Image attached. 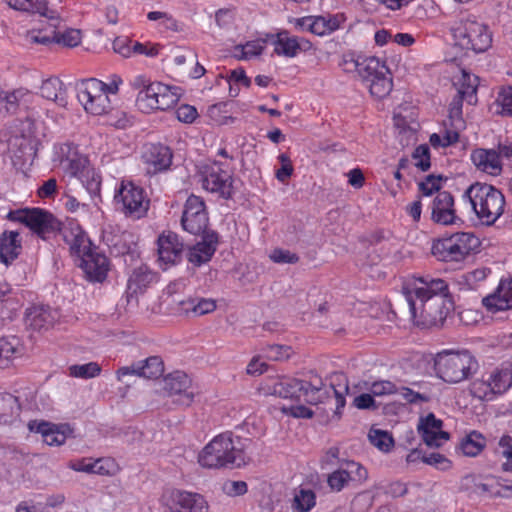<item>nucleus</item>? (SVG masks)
<instances>
[{"label":"nucleus","instance_id":"5","mask_svg":"<svg viewBox=\"0 0 512 512\" xmlns=\"http://www.w3.org/2000/svg\"><path fill=\"white\" fill-rule=\"evenodd\" d=\"M199 464L204 468H221L229 465L240 466L244 454L237 446L231 432L215 436L200 452Z\"/></svg>","mask_w":512,"mask_h":512},{"label":"nucleus","instance_id":"27","mask_svg":"<svg viewBox=\"0 0 512 512\" xmlns=\"http://www.w3.org/2000/svg\"><path fill=\"white\" fill-rule=\"evenodd\" d=\"M79 266L90 280L103 281L109 270V262L105 255L97 252L95 248L80 258Z\"/></svg>","mask_w":512,"mask_h":512},{"label":"nucleus","instance_id":"24","mask_svg":"<svg viewBox=\"0 0 512 512\" xmlns=\"http://www.w3.org/2000/svg\"><path fill=\"white\" fill-rule=\"evenodd\" d=\"M159 261L164 265H173L181 260L183 243L179 236L171 231L163 232L158 237Z\"/></svg>","mask_w":512,"mask_h":512},{"label":"nucleus","instance_id":"8","mask_svg":"<svg viewBox=\"0 0 512 512\" xmlns=\"http://www.w3.org/2000/svg\"><path fill=\"white\" fill-rule=\"evenodd\" d=\"M480 246L479 239L470 232H459L441 238L432 245V254L440 261H461Z\"/></svg>","mask_w":512,"mask_h":512},{"label":"nucleus","instance_id":"9","mask_svg":"<svg viewBox=\"0 0 512 512\" xmlns=\"http://www.w3.org/2000/svg\"><path fill=\"white\" fill-rule=\"evenodd\" d=\"M456 44L475 53L485 52L492 44V34L487 25L476 19L462 20L454 30Z\"/></svg>","mask_w":512,"mask_h":512},{"label":"nucleus","instance_id":"29","mask_svg":"<svg viewBox=\"0 0 512 512\" xmlns=\"http://www.w3.org/2000/svg\"><path fill=\"white\" fill-rule=\"evenodd\" d=\"M217 244V235L207 233L202 241L189 248L187 252L188 262L197 267L209 262L217 249Z\"/></svg>","mask_w":512,"mask_h":512},{"label":"nucleus","instance_id":"51","mask_svg":"<svg viewBox=\"0 0 512 512\" xmlns=\"http://www.w3.org/2000/svg\"><path fill=\"white\" fill-rule=\"evenodd\" d=\"M368 438L373 446L383 452H388L394 444L392 436L380 429H371Z\"/></svg>","mask_w":512,"mask_h":512},{"label":"nucleus","instance_id":"31","mask_svg":"<svg viewBox=\"0 0 512 512\" xmlns=\"http://www.w3.org/2000/svg\"><path fill=\"white\" fill-rule=\"evenodd\" d=\"M475 167L486 174L498 176L502 172V163L497 151L493 149H475L471 153Z\"/></svg>","mask_w":512,"mask_h":512},{"label":"nucleus","instance_id":"21","mask_svg":"<svg viewBox=\"0 0 512 512\" xmlns=\"http://www.w3.org/2000/svg\"><path fill=\"white\" fill-rule=\"evenodd\" d=\"M171 512H208V503L198 493L173 490L169 494Z\"/></svg>","mask_w":512,"mask_h":512},{"label":"nucleus","instance_id":"44","mask_svg":"<svg viewBox=\"0 0 512 512\" xmlns=\"http://www.w3.org/2000/svg\"><path fill=\"white\" fill-rule=\"evenodd\" d=\"M366 86L369 88L370 94L376 98L381 99L389 95L393 86L389 69L386 73H382V76H376Z\"/></svg>","mask_w":512,"mask_h":512},{"label":"nucleus","instance_id":"16","mask_svg":"<svg viewBox=\"0 0 512 512\" xmlns=\"http://www.w3.org/2000/svg\"><path fill=\"white\" fill-rule=\"evenodd\" d=\"M368 478L367 469L355 461H346L328 476V485L334 491H341L344 487L360 485Z\"/></svg>","mask_w":512,"mask_h":512},{"label":"nucleus","instance_id":"34","mask_svg":"<svg viewBox=\"0 0 512 512\" xmlns=\"http://www.w3.org/2000/svg\"><path fill=\"white\" fill-rule=\"evenodd\" d=\"M157 276L146 265L134 269L128 280L130 294L143 293L151 284L156 282Z\"/></svg>","mask_w":512,"mask_h":512},{"label":"nucleus","instance_id":"20","mask_svg":"<svg viewBox=\"0 0 512 512\" xmlns=\"http://www.w3.org/2000/svg\"><path fill=\"white\" fill-rule=\"evenodd\" d=\"M60 232L71 254L79 259L94 249L87 234L77 222L69 221L60 228Z\"/></svg>","mask_w":512,"mask_h":512},{"label":"nucleus","instance_id":"22","mask_svg":"<svg viewBox=\"0 0 512 512\" xmlns=\"http://www.w3.org/2000/svg\"><path fill=\"white\" fill-rule=\"evenodd\" d=\"M431 219L441 225H452L459 220L454 197L450 192L442 191L436 194L431 203Z\"/></svg>","mask_w":512,"mask_h":512},{"label":"nucleus","instance_id":"63","mask_svg":"<svg viewBox=\"0 0 512 512\" xmlns=\"http://www.w3.org/2000/svg\"><path fill=\"white\" fill-rule=\"evenodd\" d=\"M400 394H401L402 398L407 403H410V404H421V403L429 401L428 395L413 391L412 389L407 388V387H402L400 389Z\"/></svg>","mask_w":512,"mask_h":512},{"label":"nucleus","instance_id":"43","mask_svg":"<svg viewBox=\"0 0 512 512\" xmlns=\"http://www.w3.org/2000/svg\"><path fill=\"white\" fill-rule=\"evenodd\" d=\"M485 444V438L480 433L473 431L462 439L460 449L465 456L475 457L482 452Z\"/></svg>","mask_w":512,"mask_h":512},{"label":"nucleus","instance_id":"47","mask_svg":"<svg viewBox=\"0 0 512 512\" xmlns=\"http://www.w3.org/2000/svg\"><path fill=\"white\" fill-rule=\"evenodd\" d=\"M265 45L266 41L261 39L248 41L243 45L236 46L234 54L239 59L248 60L260 55L263 52Z\"/></svg>","mask_w":512,"mask_h":512},{"label":"nucleus","instance_id":"35","mask_svg":"<svg viewBox=\"0 0 512 512\" xmlns=\"http://www.w3.org/2000/svg\"><path fill=\"white\" fill-rule=\"evenodd\" d=\"M36 431L41 433L43 441L49 446L64 444L67 435L72 432L67 425L57 426L47 422L39 423Z\"/></svg>","mask_w":512,"mask_h":512},{"label":"nucleus","instance_id":"1","mask_svg":"<svg viewBox=\"0 0 512 512\" xmlns=\"http://www.w3.org/2000/svg\"><path fill=\"white\" fill-rule=\"evenodd\" d=\"M402 292L412 321L422 328L443 325L454 309L449 285L441 278L412 276L404 281Z\"/></svg>","mask_w":512,"mask_h":512},{"label":"nucleus","instance_id":"3","mask_svg":"<svg viewBox=\"0 0 512 512\" xmlns=\"http://www.w3.org/2000/svg\"><path fill=\"white\" fill-rule=\"evenodd\" d=\"M473 212L482 224L493 225L504 213L505 197L493 185L476 182L470 185L463 194Z\"/></svg>","mask_w":512,"mask_h":512},{"label":"nucleus","instance_id":"62","mask_svg":"<svg viewBox=\"0 0 512 512\" xmlns=\"http://www.w3.org/2000/svg\"><path fill=\"white\" fill-rule=\"evenodd\" d=\"M269 258L274 263H289V264H295L299 261V257L295 253H291L288 250L283 249H274L270 255Z\"/></svg>","mask_w":512,"mask_h":512},{"label":"nucleus","instance_id":"6","mask_svg":"<svg viewBox=\"0 0 512 512\" xmlns=\"http://www.w3.org/2000/svg\"><path fill=\"white\" fill-rule=\"evenodd\" d=\"M48 19L41 26H33L25 34V40L30 44L46 45L53 41L67 47H76L81 42V32L77 29L60 31L61 18L57 11L47 14Z\"/></svg>","mask_w":512,"mask_h":512},{"label":"nucleus","instance_id":"2","mask_svg":"<svg viewBox=\"0 0 512 512\" xmlns=\"http://www.w3.org/2000/svg\"><path fill=\"white\" fill-rule=\"evenodd\" d=\"M335 380L342 382L343 386L339 389L334 384L326 386L318 376H313L309 380L277 377L266 379L261 384L260 391L266 396L303 400L312 405L334 400V412L340 416L346 404L345 394L348 392V384L343 374H336Z\"/></svg>","mask_w":512,"mask_h":512},{"label":"nucleus","instance_id":"38","mask_svg":"<svg viewBox=\"0 0 512 512\" xmlns=\"http://www.w3.org/2000/svg\"><path fill=\"white\" fill-rule=\"evenodd\" d=\"M387 69L385 63L376 57H362L358 76L365 84H368L376 76H382V73H386Z\"/></svg>","mask_w":512,"mask_h":512},{"label":"nucleus","instance_id":"37","mask_svg":"<svg viewBox=\"0 0 512 512\" xmlns=\"http://www.w3.org/2000/svg\"><path fill=\"white\" fill-rule=\"evenodd\" d=\"M55 313L45 306H35L28 310L26 314L27 324L34 330L47 329L55 321Z\"/></svg>","mask_w":512,"mask_h":512},{"label":"nucleus","instance_id":"42","mask_svg":"<svg viewBox=\"0 0 512 512\" xmlns=\"http://www.w3.org/2000/svg\"><path fill=\"white\" fill-rule=\"evenodd\" d=\"M316 504V495L311 489L299 488L294 492L292 509L294 512H309Z\"/></svg>","mask_w":512,"mask_h":512},{"label":"nucleus","instance_id":"52","mask_svg":"<svg viewBox=\"0 0 512 512\" xmlns=\"http://www.w3.org/2000/svg\"><path fill=\"white\" fill-rule=\"evenodd\" d=\"M444 178L441 175H428L419 183V191L423 196H432L441 192Z\"/></svg>","mask_w":512,"mask_h":512},{"label":"nucleus","instance_id":"36","mask_svg":"<svg viewBox=\"0 0 512 512\" xmlns=\"http://www.w3.org/2000/svg\"><path fill=\"white\" fill-rule=\"evenodd\" d=\"M13 9L39 14L38 24L41 26L47 19V14L55 10L48 8V0H7Z\"/></svg>","mask_w":512,"mask_h":512},{"label":"nucleus","instance_id":"55","mask_svg":"<svg viewBox=\"0 0 512 512\" xmlns=\"http://www.w3.org/2000/svg\"><path fill=\"white\" fill-rule=\"evenodd\" d=\"M90 194H97L100 191V176L93 168H89L81 177H78Z\"/></svg>","mask_w":512,"mask_h":512},{"label":"nucleus","instance_id":"46","mask_svg":"<svg viewBox=\"0 0 512 512\" xmlns=\"http://www.w3.org/2000/svg\"><path fill=\"white\" fill-rule=\"evenodd\" d=\"M476 490L481 493H488L493 496L506 497V491L512 489V485L503 484L495 477L486 478L485 482L475 484Z\"/></svg>","mask_w":512,"mask_h":512},{"label":"nucleus","instance_id":"57","mask_svg":"<svg viewBox=\"0 0 512 512\" xmlns=\"http://www.w3.org/2000/svg\"><path fill=\"white\" fill-rule=\"evenodd\" d=\"M369 391L373 396L382 397L395 394L398 390L393 382L389 380H378L371 384Z\"/></svg>","mask_w":512,"mask_h":512},{"label":"nucleus","instance_id":"64","mask_svg":"<svg viewBox=\"0 0 512 512\" xmlns=\"http://www.w3.org/2000/svg\"><path fill=\"white\" fill-rule=\"evenodd\" d=\"M423 463L435 466L441 470H448L451 467L450 460L440 453H431L430 455L423 457Z\"/></svg>","mask_w":512,"mask_h":512},{"label":"nucleus","instance_id":"14","mask_svg":"<svg viewBox=\"0 0 512 512\" xmlns=\"http://www.w3.org/2000/svg\"><path fill=\"white\" fill-rule=\"evenodd\" d=\"M231 173L221 167L218 162L206 166L202 172V186L205 190L229 199L234 193Z\"/></svg>","mask_w":512,"mask_h":512},{"label":"nucleus","instance_id":"7","mask_svg":"<svg viewBox=\"0 0 512 512\" xmlns=\"http://www.w3.org/2000/svg\"><path fill=\"white\" fill-rule=\"evenodd\" d=\"M512 387V364H502L482 373L470 384L471 394L483 401H493Z\"/></svg>","mask_w":512,"mask_h":512},{"label":"nucleus","instance_id":"48","mask_svg":"<svg viewBox=\"0 0 512 512\" xmlns=\"http://www.w3.org/2000/svg\"><path fill=\"white\" fill-rule=\"evenodd\" d=\"M101 373V366L97 362L76 364L69 367V375L75 378L89 379Z\"/></svg>","mask_w":512,"mask_h":512},{"label":"nucleus","instance_id":"39","mask_svg":"<svg viewBox=\"0 0 512 512\" xmlns=\"http://www.w3.org/2000/svg\"><path fill=\"white\" fill-rule=\"evenodd\" d=\"M40 92L43 98L56 102L60 106L66 105V91L60 79L51 77L44 80L41 84Z\"/></svg>","mask_w":512,"mask_h":512},{"label":"nucleus","instance_id":"10","mask_svg":"<svg viewBox=\"0 0 512 512\" xmlns=\"http://www.w3.org/2000/svg\"><path fill=\"white\" fill-rule=\"evenodd\" d=\"M180 89L161 82H153L146 90L137 94L136 105L144 113L155 110H167L173 107L180 98Z\"/></svg>","mask_w":512,"mask_h":512},{"label":"nucleus","instance_id":"53","mask_svg":"<svg viewBox=\"0 0 512 512\" xmlns=\"http://www.w3.org/2000/svg\"><path fill=\"white\" fill-rule=\"evenodd\" d=\"M147 18L150 21H158L159 25L163 28L171 31L179 30L178 21L168 12L164 11H150L147 14Z\"/></svg>","mask_w":512,"mask_h":512},{"label":"nucleus","instance_id":"60","mask_svg":"<svg viewBox=\"0 0 512 512\" xmlns=\"http://www.w3.org/2000/svg\"><path fill=\"white\" fill-rule=\"evenodd\" d=\"M175 115L180 122L191 124L197 119L198 112L194 106L182 104L175 110Z\"/></svg>","mask_w":512,"mask_h":512},{"label":"nucleus","instance_id":"41","mask_svg":"<svg viewBox=\"0 0 512 512\" xmlns=\"http://www.w3.org/2000/svg\"><path fill=\"white\" fill-rule=\"evenodd\" d=\"M179 304L183 312H193L197 316L211 313L216 309V302L206 298L181 300Z\"/></svg>","mask_w":512,"mask_h":512},{"label":"nucleus","instance_id":"32","mask_svg":"<svg viewBox=\"0 0 512 512\" xmlns=\"http://www.w3.org/2000/svg\"><path fill=\"white\" fill-rule=\"evenodd\" d=\"M22 251V239L16 231L0 234V262L8 265L18 258Z\"/></svg>","mask_w":512,"mask_h":512},{"label":"nucleus","instance_id":"13","mask_svg":"<svg viewBox=\"0 0 512 512\" xmlns=\"http://www.w3.org/2000/svg\"><path fill=\"white\" fill-rule=\"evenodd\" d=\"M103 89L104 82L95 78L82 80L78 84V100L88 113L102 115L110 110V99Z\"/></svg>","mask_w":512,"mask_h":512},{"label":"nucleus","instance_id":"17","mask_svg":"<svg viewBox=\"0 0 512 512\" xmlns=\"http://www.w3.org/2000/svg\"><path fill=\"white\" fill-rule=\"evenodd\" d=\"M344 13L307 16L297 19V26L318 36L329 35L343 27L346 22Z\"/></svg>","mask_w":512,"mask_h":512},{"label":"nucleus","instance_id":"19","mask_svg":"<svg viewBox=\"0 0 512 512\" xmlns=\"http://www.w3.org/2000/svg\"><path fill=\"white\" fill-rule=\"evenodd\" d=\"M34 94L23 87L14 90H0V118L17 114L21 108L32 103Z\"/></svg>","mask_w":512,"mask_h":512},{"label":"nucleus","instance_id":"18","mask_svg":"<svg viewBox=\"0 0 512 512\" xmlns=\"http://www.w3.org/2000/svg\"><path fill=\"white\" fill-rule=\"evenodd\" d=\"M163 389L169 396H175L179 405L190 406L195 397L192 380L184 372L176 371L167 375L163 380Z\"/></svg>","mask_w":512,"mask_h":512},{"label":"nucleus","instance_id":"26","mask_svg":"<svg viewBox=\"0 0 512 512\" xmlns=\"http://www.w3.org/2000/svg\"><path fill=\"white\" fill-rule=\"evenodd\" d=\"M418 432L424 443L430 447H440L449 439V434L442 430V421L436 419L432 413L420 419Z\"/></svg>","mask_w":512,"mask_h":512},{"label":"nucleus","instance_id":"12","mask_svg":"<svg viewBox=\"0 0 512 512\" xmlns=\"http://www.w3.org/2000/svg\"><path fill=\"white\" fill-rule=\"evenodd\" d=\"M117 205L125 216L140 219L147 214L150 200L140 186L131 181L123 180L114 196Z\"/></svg>","mask_w":512,"mask_h":512},{"label":"nucleus","instance_id":"50","mask_svg":"<svg viewBox=\"0 0 512 512\" xmlns=\"http://www.w3.org/2000/svg\"><path fill=\"white\" fill-rule=\"evenodd\" d=\"M465 98H462L457 94L456 97L453 98L449 105V125L455 127L456 129H465V121L462 117V102Z\"/></svg>","mask_w":512,"mask_h":512},{"label":"nucleus","instance_id":"30","mask_svg":"<svg viewBox=\"0 0 512 512\" xmlns=\"http://www.w3.org/2000/svg\"><path fill=\"white\" fill-rule=\"evenodd\" d=\"M274 52L277 55L285 57H295L300 51H307L311 47V43L303 38L289 35L288 32L282 31L276 35L273 41Z\"/></svg>","mask_w":512,"mask_h":512},{"label":"nucleus","instance_id":"15","mask_svg":"<svg viewBox=\"0 0 512 512\" xmlns=\"http://www.w3.org/2000/svg\"><path fill=\"white\" fill-rule=\"evenodd\" d=\"M183 229L190 234L203 233L208 225V214L202 198L191 195L185 202L181 218Z\"/></svg>","mask_w":512,"mask_h":512},{"label":"nucleus","instance_id":"28","mask_svg":"<svg viewBox=\"0 0 512 512\" xmlns=\"http://www.w3.org/2000/svg\"><path fill=\"white\" fill-rule=\"evenodd\" d=\"M490 312L512 309V278L501 280L497 289L482 300Z\"/></svg>","mask_w":512,"mask_h":512},{"label":"nucleus","instance_id":"23","mask_svg":"<svg viewBox=\"0 0 512 512\" xmlns=\"http://www.w3.org/2000/svg\"><path fill=\"white\" fill-rule=\"evenodd\" d=\"M60 164L64 172L71 177H81L89 168L88 159L79 153L73 144L60 147Z\"/></svg>","mask_w":512,"mask_h":512},{"label":"nucleus","instance_id":"40","mask_svg":"<svg viewBox=\"0 0 512 512\" xmlns=\"http://www.w3.org/2000/svg\"><path fill=\"white\" fill-rule=\"evenodd\" d=\"M458 95L469 104H475L477 101L476 91L478 87V78L466 71H462L460 78L456 82Z\"/></svg>","mask_w":512,"mask_h":512},{"label":"nucleus","instance_id":"49","mask_svg":"<svg viewBox=\"0 0 512 512\" xmlns=\"http://www.w3.org/2000/svg\"><path fill=\"white\" fill-rule=\"evenodd\" d=\"M494 105L497 114L512 117V86L504 87L499 91Z\"/></svg>","mask_w":512,"mask_h":512},{"label":"nucleus","instance_id":"56","mask_svg":"<svg viewBox=\"0 0 512 512\" xmlns=\"http://www.w3.org/2000/svg\"><path fill=\"white\" fill-rule=\"evenodd\" d=\"M222 492L229 497L242 496L247 493L248 486L245 481L226 480L222 484Z\"/></svg>","mask_w":512,"mask_h":512},{"label":"nucleus","instance_id":"58","mask_svg":"<svg viewBox=\"0 0 512 512\" xmlns=\"http://www.w3.org/2000/svg\"><path fill=\"white\" fill-rule=\"evenodd\" d=\"M291 353L292 349L289 346L269 345L265 348V356L273 361L288 359Z\"/></svg>","mask_w":512,"mask_h":512},{"label":"nucleus","instance_id":"61","mask_svg":"<svg viewBox=\"0 0 512 512\" xmlns=\"http://www.w3.org/2000/svg\"><path fill=\"white\" fill-rule=\"evenodd\" d=\"M499 447L501 455L507 459V462L503 464V469L509 471L512 469V437L503 435L499 440Z\"/></svg>","mask_w":512,"mask_h":512},{"label":"nucleus","instance_id":"45","mask_svg":"<svg viewBox=\"0 0 512 512\" xmlns=\"http://www.w3.org/2000/svg\"><path fill=\"white\" fill-rule=\"evenodd\" d=\"M141 375L147 379H157L164 372V363L159 356H150L144 361H139Z\"/></svg>","mask_w":512,"mask_h":512},{"label":"nucleus","instance_id":"11","mask_svg":"<svg viewBox=\"0 0 512 512\" xmlns=\"http://www.w3.org/2000/svg\"><path fill=\"white\" fill-rule=\"evenodd\" d=\"M7 218L24 224L43 239L56 231H60L61 228L60 221L53 214L40 208L10 211Z\"/></svg>","mask_w":512,"mask_h":512},{"label":"nucleus","instance_id":"25","mask_svg":"<svg viewBox=\"0 0 512 512\" xmlns=\"http://www.w3.org/2000/svg\"><path fill=\"white\" fill-rule=\"evenodd\" d=\"M142 158L149 173H158L170 167L172 152L161 144H148L144 147Z\"/></svg>","mask_w":512,"mask_h":512},{"label":"nucleus","instance_id":"54","mask_svg":"<svg viewBox=\"0 0 512 512\" xmlns=\"http://www.w3.org/2000/svg\"><path fill=\"white\" fill-rule=\"evenodd\" d=\"M278 161L280 162L281 166L276 170L275 177L279 182L286 183L294 171L292 161L290 157L285 153H282L278 156Z\"/></svg>","mask_w":512,"mask_h":512},{"label":"nucleus","instance_id":"4","mask_svg":"<svg viewBox=\"0 0 512 512\" xmlns=\"http://www.w3.org/2000/svg\"><path fill=\"white\" fill-rule=\"evenodd\" d=\"M478 368L477 359L468 350H444L435 358L437 376L449 384H458L469 379Z\"/></svg>","mask_w":512,"mask_h":512},{"label":"nucleus","instance_id":"59","mask_svg":"<svg viewBox=\"0 0 512 512\" xmlns=\"http://www.w3.org/2000/svg\"><path fill=\"white\" fill-rule=\"evenodd\" d=\"M414 164L422 171L430 168V153L427 145L418 146L413 153Z\"/></svg>","mask_w":512,"mask_h":512},{"label":"nucleus","instance_id":"33","mask_svg":"<svg viewBox=\"0 0 512 512\" xmlns=\"http://www.w3.org/2000/svg\"><path fill=\"white\" fill-rule=\"evenodd\" d=\"M23 353L24 347L18 337H2L0 339V368L11 366Z\"/></svg>","mask_w":512,"mask_h":512}]
</instances>
